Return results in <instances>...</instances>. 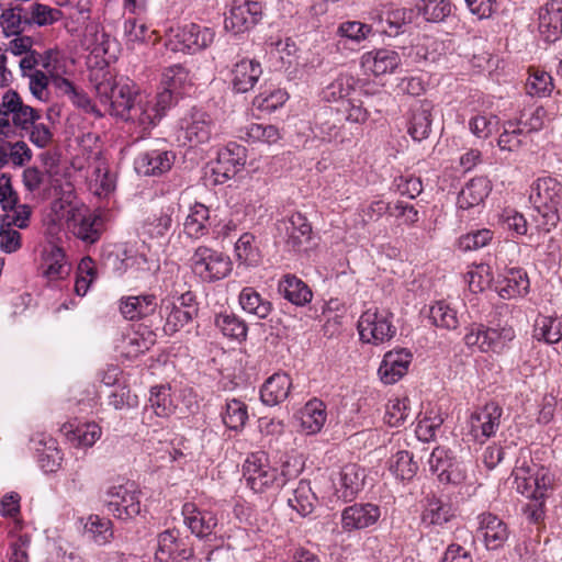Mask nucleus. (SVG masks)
Listing matches in <instances>:
<instances>
[{"instance_id":"ddd939ff","label":"nucleus","mask_w":562,"mask_h":562,"mask_svg":"<svg viewBox=\"0 0 562 562\" xmlns=\"http://www.w3.org/2000/svg\"><path fill=\"white\" fill-rule=\"evenodd\" d=\"M503 409L495 402L487 403L470 416V431L475 440L483 442L495 435Z\"/></svg>"},{"instance_id":"9d476101","label":"nucleus","mask_w":562,"mask_h":562,"mask_svg":"<svg viewBox=\"0 0 562 562\" xmlns=\"http://www.w3.org/2000/svg\"><path fill=\"white\" fill-rule=\"evenodd\" d=\"M262 18V4L258 1L235 0L225 18V29L235 34L254 27Z\"/></svg>"},{"instance_id":"338daca9","label":"nucleus","mask_w":562,"mask_h":562,"mask_svg":"<svg viewBox=\"0 0 562 562\" xmlns=\"http://www.w3.org/2000/svg\"><path fill=\"white\" fill-rule=\"evenodd\" d=\"M372 30V25L359 21H347L339 25L337 33L342 37L360 42L367 38Z\"/></svg>"},{"instance_id":"f8f14e48","label":"nucleus","mask_w":562,"mask_h":562,"mask_svg":"<svg viewBox=\"0 0 562 562\" xmlns=\"http://www.w3.org/2000/svg\"><path fill=\"white\" fill-rule=\"evenodd\" d=\"M381 509L372 503H356L341 512V528L346 532L361 530L375 525Z\"/></svg>"},{"instance_id":"e2e57ef3","label":"nucleus","mask_w":562,"mask_h":562,"mask_svg":"<svg viewBox=\"0 0 562 562\" xmlns=\"http://www.w3.org/2000/svg\"><path fill=\"white\" fill-rule=\"evenodd\" d=\"M336 111L333 108L324 110L316 122L323 139L331 142L339 136V127L337 125Z\"/></svg>"},{"instance_id":"f03ea898","label":"nucleus","mask_w":562,"mask_h":562,"mask_svg":"<svg viewBox=\"0 0 562 562\" xmlns=\"http://www.w3.org/2000/svg\"><path fill=\"white\" fill-rule=\"evenodd\" d=\"M243 475L247 485L256 493H263L268 488L285 483L284 473L268 462V456L263 451L250 453L244 462Z\"/></svg>"},{"instance_id":"58836bf2","label":"nucleus","mask_w":562,"mask_h":562,"mask_svg":"<svg viewBox=\"0 0 562 562\" xmlns=\"http://www.w3.org/2000/svg\"><path fill=\"white\" fill-rule=\"evenodd\" d=\"M533 337L537 340H543L549 345L559 342L562 339L561 321L551 316L540 317L536 322Z\"/></svg>"},{"instance_id":"6e6552de","label":"nucleus","mask_w":562,"mask_h":562,"mask_svg":"<svg viewBox=\"0 0 562 562\" xmlns=\"http://www.w3.org/2000/svg\"><path fill=\"white\" fill-rule=\"evenodd\" d=\"M277 231L286 248L292 251L306 249L312 238V226L299 212L279 221Z\"/></svg>"},{"instance_id":"69168bd1","label":"nucleus","mask_w":562,"mask_h":562,"mask_svg":"<svg viewBox=\"0 0 562 562\" xmlns=\"http://www.w3.org/2000/svg\"><path fill=\"white\" fill-rule=\"evenodd\" d=\"M40 119L41 114L36 109L22 102L20 106H18L16 112L12 115V125L21 131L27 132Z\"/></svg>"},{"instance_id":"c756f323","label":"nucleus","mask_w":562,"mask_h":562,"mask_svg":"<svg viewBox=\"0 0 562 562\" xmlns=\"http://www.w3.org/2000/svg\"><path fill=\"white\" fill-rule=\"evenodd\" d=\"M491 192L490 181L484 177L471 179L458 195L460 209L468 210L481 204Z\"/></svg>"},{"instance_id":"ea45409f","label":"nucleus","mask_w":562,"mask_h":562,"mask_svg":"<svg viewBox=\"0 0 562 562\" xmlns=\"http://www.w3.org/2000/svg\"><path fill=\"white\" fill-rule=\"evenodd\" d=\"M164 311L166 314L164 331L167 335L176 334L198 316L192 312L180 310L171 304H167L165 307L160 306V315H162Z\"/></svg>"},{"instance_id":"37998d69","label":"nucleus","mask_w":562,"mask_h":562,"mask_svg":"<svg viewBox=\"0 0 562 562\" xmlns=\"http://www.w3.org/2000/svg\"><path fill=\"white\" fill-rule=\"evenodd\" d=\"M179 531L176 529H168L158 535L157 550L155 559L158 562H169L175 560V552L178 547L182 546V541L178 538Z\"/></svg>"},{"instance_id":"052dcab7","label":"nucleus","mask_w":562,"mask_h":562,"mask_svg":"<svg viewBox=\"0 0 562 562\" xmlns=\"http://www.w3.org/2000/svg\"><path fill=\"white\" fill-rule=\"evenodd\" d=\"M408 398L395 400L386 406L384 422L391 427L402 426L409 416Z\"/></svg>"},{"instance_id":"b1692460","label":"nucleus","mask_w":562,"mask_h":562,"mask_svg":"<svg viewBox=\"0 0 562 562\" xmlns=\"http://www.w3.org/2000/svg\"><path fill=\"white\" fill-rule=\"evenodd\" d=\"M278 291L282 296L296 306H304L312 301L313 292L310 286L294 274H284L279 281Z\"/></svg>"},{"instance_id":"a878e982","label":"nucleus","mask_w":562,"mask_h":562,"mask_svg":"<svg viewBox=\"0 0 562 562\" xmlns=\"http://www.w3.org/2000/svg\"><path fill=\"white\" fill-rule=\"evenodd\" d=\"M401 61L398 53L387 48L369 52L363 56V65L368 66L374 76L394 72Z\"/></svg>"},{"instance_id":"72a5a7b5","label":"nucleus","mask_w":562,"mask_h":562,"mask_svg":"<svg viewBox=\"0 0 562 562\" xmlns=\"http://www.w3.org/2000/svg\"><path fill=\"white\" fill-rule=\"evenodd\" d=\"M317 497L312 491L310 482L301 480L293 491V496L288 499V504L302 517H306L313 513Z\"/></svg>"},{"instance_id":"a19ab883","label":"nucleus","mask_w":562,"mask_h":562,"mask_svg":"<svg viewBox=\"0 0 562 562\" xmlns=\"http://www.w3.org/2000/svg\"><path fill=\"white\" fill-rule=\"evenodd\" d=\"M214 324L224 336L232 339L243 340L247 336V325L232 313H221L216 315Z\"/></svg>"},{"instance_id":"423d86ee","label":"nucleus","mask_w":562,"mask_h":562,"mask_svg":"<svg viewBox=\"0 0 562 562\" xmlns=\"http://www.w3.org/2000/svg\"><path fill=\"white\" fill-rule=\"evenodd\" d=\"M430 471L437 474L443 484H461L467 479V470L462 461L458 460L450 449L437 447L432 450L429 460Z\"/></svg>"},{"instance_id":"7c9ffc66","label":"nucleus","mask_w":562,"mask_h":562,"mask_svg":"<svg viewBox=\"0 0 562 562\" xmlns=\"http://www.w3.org/2000/svg\"><path fill=\"white\" fill-rule=\"evenodd\" d=\"M43 259L45 266L44 276L49 280L63 279L70 271L63 248L55 244H50L44 249Z\"/></svg>"},{"instance_id":"bb28decb","label":"nucleus","mask_w":562,"mask_h":562,"mask_svg":"<svg viewBox=\"0 0 562 562\" xmlns=\"http://www.w3.org/2000/svg\"><path fill=\"white\" fill-rule=\"evenodd\" d=\"M413 11L405 8L386 10L379 15L376 32L389 36H396L404 32L403 27L412 23Z\"/></svg>"},{"instance_id":"a18cd8bd","label":"nucleus","mask_w":562,"mask_h":562,"mask_svg":"<svg viewBox=\"0 0 562 562\" xmlns=\"http://www.w3.org/2000/svg\"><path fill=\"white\" fill-rule=\"evenodd\" d=\"M453 516L451 507L442 501L432 496L427 498L422 519L429 525H443Z\"/></svg>"},{"instance_id":"680f3d73","label":"nucleus","mask_w":562,"mask_h":562,"mask_svg":"<svg viewBox=\"0 0 562 562\" xmlns=\"http://www.w3.org/2000/svg\"><path fill=\"white\" fill-rule=\"evenodd\" d=\"M247 139L250 142H263L274 144L280 138V132L274 125L251 123L246 128Z\"/></svg>"},{"instance_id":"7ed1b4c3","label":"nucleus","mask_w":562,"mask_h":562,"mask_svg":"<svg viewBox=\"0 0 562 562\" xmlns=\"http://www.w3.org/2000/svg\"><path fill=\"white\" fill-rule=\"evenodd\" d=\"M111 114L125 121L138 124L150 123L144 113V95L134 91L127 83H117L108 103Z\"/></svg>"},{"instance_id":"864d4df0","label":"nucleus","mask_w":562,"mask_h":562,"mask_svg":"<svg viewBox=\"0 0 562 562\" xmlns=\"http://www.w3.org/2000/svg\"><path fill=\"white\" fill-rule=\"evenodd\" d=\"M463 340L468 347H477L482 352L491 351V344L493 342V339L488 337L487 327L477 323L467 327Z\"/></svg>"},{"instance_id":"3c124183","label":"nucleus","mask_w":562,"mask_h":562,"mask_svg":"<svg viewBox=\"0 0 562 562\" xmlns=\"http://www.w3.org/2000/svg\"><path fill=\"white\" fill-rule=\"evenodd\" d=\"M161 85L170 90L183 91L186 85H191L190 72L180 64L170 66L162 74Z\"/></svg>"},{"instance_id":"603ef678","label":"nucleus","mask_w":562,"mask_h":562,"mask_svg":"<svg viewBox=\"0 0 562 562\" xmlns=\"http://www.w3.org/2000/svg\"><path fill=\"white\" fill-rule=\"evenodd\" d=\"M97 277L94 261L90 257H85L78 265V274L75 282V292L83 296L88 292L90 284Z\"/></svg>"},{"instance_id":"393cba45","label":"nucleus","mask_w":562,"mask_h":562,"mask_svg":"<svg viewBox=\"0 0 562 562\" xmlns=\"http://www.w3.org/2000/svg\"><path fill=\"white\" fill-rule=\"evenodd\" d=\"M292 382L286 373H274L260 389V398L263 404L274 406L283 402L290 392Z\"/></svg>"},{"instance_id":"4be33fe9","label":"nucleus","mask_w":562,"mask_h":562,"mask_svg":"<svg viewBox=\"0 0 562 562\" xmlns=\"http://www.w3.org/2000/svg\"><path fill=\"white\" fill-rule=\"evenodd\" d=\"M262 75L261 65L251 59H243L232 69V86L237 93L252 90Z\"/></svg>"},{"instance_id":"e433bc0d","label":"nucleus","mask_w":562,"mask_h":562,"mask_svg":"<svg viewBox=\"0 0 562 562\" xmlns=\"http://www.w3.org/2000/svg\"><path fill=\"white\" fill-rule=\"evenodd\" d=\"M389 469L397 479L409 481L416 475L418 464L414 461L412 453L400 450L390 459Z\"/></svg>"},{"instance_id":"f3484780","label":"nucleus","mask_w":562,"mask_h":562,"mask_svg":"<svg viewBox=\"0 0 562 562\" xmlns=\"http://www.w3.org/2000/svg\"><path fill=\"white\" fill-rule=\"evenodd\" d=\"M214 128L211 115L193 108L188 117L183 119L184 138L191 144L199 145L210 140Z\"/></svg>"},{"instance_id":"2f4dec72","label":"nucleus","mask_w":562,"mask_h":562,"mask_svg":"<svg viewBox=\"0 0 562 562\" xmlns=\"http://www.w3.org/2000/svg\"><path fill=\"white\" fill-rule=\"evenodd\" d=\"M326 417L325 404L321 400L313 398L302 409L301 426L308 435L317 434L322 430Z\"/></svg>"},{"instance_id":"a211bd4d","label":"nucleus","mask_w":562,"mask_h":562,"mask_svg":"<svg viewBox=\"0 0 562 562\" xmlns=\"http://www.w3.org/2000/svg\"><path fill=\"white\" fill-rule=\"evenodd\" d=\"M247 149L237 144L228 143L227 146L218 153L214 173L224 179L234 178L246 165Z\"/></svg>"},{"instance_id":"4468645a","label":"nucleus","mask_w":562,"mask_h":562,"mask_svg":"<svg viewBox=\"0 0 562 562\" xmlns=\"http://www.w3.org/2000/svg\"><path fill=\"white\" fill-rule=\"evenodd\" d=\"M476 533L483 539L488 551L501 550L509 538L507 525L492 513H483L479 516Z\"/></svg>"},{"instance_id":"5fc2aeb1","label":"nucleus","mask_w":562,"mask_h":562,"mask_svg":"<svg viewBox=\"0 0 562 562\" xmlns=\"http://www.w3.org/2000/svg\"><path fill=\"white\" fill-rule=\"evenodd\" d=\"M418 10L428 22H441L451 12V4L448 0H420Z\"/></svg>"},{"instance_id":"5701e85b","label":"nucleus","mask_w":562,"mask_h":562,"mask_svg":"<svg viewBox=\"0 0 562 562\" xmlns=\"http://www.w3.org/2000/svg\"><path fill=\"white\" fill-rule=\"evenodd\" d=\"M183 512L186 524L198 538L211 536L217 526V517L210 510L198 509L193 504H186Z\"/></svg>"},{"instance_id":"aec40b11","label":"nucleus","mask_w":562,"mask_h":562,"mask_svg":"<svg viewBox=\"0 0 562 562\" xmlns=\"http://www.w3.org/2000/svg\"><path fill=\"white\" fill-rule=\"evenodd\" d=\"M183 91L170 90L166 87L157 93L155 102L151 103L144 97L145 115L148 116L150 123H142L144 130L155 126L182 98Z\"/></svg>"},{"instance_id":"6ab92c4d","label":"nucleus","mask_w":562,"mask_h":562,"mask_svg":"<svg viewBox=\"0 0 562 562\" xmlns=\"http://www.w3.org/2000/svg\"><path fill=\"white\" fill-rule=\"evenodd\" d=\"M411 360L412 353L406 349L386 352L378 370L381 381L385 384L397 382L406 374Z\"/></svg>"},{"instance_id":"1a4fd4ad","label":"nucleus","mask_w":562,"mask_h":562,"mask_svg":"<svg viewBox=\"0 0 562 562\" xmlns=\"http://www.w3.org/2000/svg\"><path fill=\"white\" fill-rule=\"evenodd\" d=\"M214 37L215 32L213 29L190 23L178 30L175 40L170 42L171 49L175 52L195 53L209 47L213 43Z\"/></svg>"},{"instance_id":"0e129e2a","label":"nucleus","mask_w":562,"mask_h":562,"mask_svg":"<svg viewBox=\"0 0 562 562\" xmlns=\"http://www.w3.org/2000/svg\"><path fill=\"white\" fill-rule=\"evenodd\" d=\"M172 225V209L167 207L161 210L159 214H154L153 217H148L146 222L147 232L149 235L159 237L164 236Z\"/></svg>"},{"instance_id":"0eeeda50","label":"nucleus","mask_w":562,"mask_h":562,"mask_svg":"<svg viewBox=\"0 0 562 562\" xmlns=\"http://www.w3.org/2000/svg\"><path fill=\"white\" fill-rule=\"evenodd\" d=\"M103 502L108 510L119 519H128L140 513V503L133 484L108 487Z\"/></svg>"},{"instance_id":"20e7f679","label":"nucleus","mask_w":562,"mask_h":562,"mask_svg":"<svg viewBox=\"0 0 562 562\" xmlns=\"http://www.w3.org/2000/svg\"><path fill=\"white\" fill-rule=\"evenodd\" d=\"M193 272L205 282L225 279L233 269V262L226 254L207 246H199L192 257Z\"/></svg>"},{"instance_id":"c85d7f7f","label":"nucleus","mask_w":562,"mask_h":562,"mask_svg":"<svg viewBox=\"0 0 562 562\" xmlns=\"http://www.w3.org/2000/svg\"><path fill=\"white\" fill-rule=\"evenodd\" d=\"M529 278L527 272L521 268H513L503 281L498 282L497 293L503 299H512L522 296L529 292Z\"/></svg>"},{"instance_id":"f704fd0d","label":"nucleus","mask_w":562,"mask_h":562,"mask_svg":"<svg viewBox=\"0 0 562 562\" xmlns=\"http://www.w3.org/2000/svg\"><path fill=\"white\" fill-rule=\"evenodd\" d=\"M357 80L348 74H340L333 82L323 90V99L327 102L349 100L348 97L355 90Z\"/></svg>"},{"instance_id":"4c0bfd02","label":"nucleus","mask_w":562,"mask_h":562,"mask_svg":"<svg viewBox=\"0 0 562 562\" xmlns=\"http://www.w3.org/2000/svg\"><path fill=\"white\" fill-rule=\"evenodd\" d=\"M85 532L99 546L113 538L112 521L98 515H90L85 524Z\"/></svg>"},{"instance_id":"774afa93","label":"nucleus","mask_w":562,"mask_h":562,"mask_svg":"<svg viewBox=\"0 0 562 562\" xmlns=\"http://www.w3.org/2000/svg\"><path fill=\"white\" fill-rule=\"evenodd\" d=\"M519 125H521V120L517 123H507V127L499 135L497 140L501 149L512 151L520 146L521 140L519 139V135L524 132V128H520Z\"/></svg>"},{"instance_id":"c9c22d12","label":"nucleus","mask_w":562,"mask_h":562,"mask_svg":"<svg viewBox=\"0 0 562 562\" xmlns=\"http://www.w3.org/2000/svg\"><path fill=\"white\" fill-rule=\"evenodd\" d=\"M239 304L245 312L254 314L259 318H266L272 310L271 302L263 300L252 288H245L241 290L239 294Z\"/></svg>"},{"instance_id":"09e8293b","label":"nucleus","mask_w":562,"mask_h":562,"mask_svg":"<svg viewBox=\"0 0 562 562\" xmlns=\"http://www.w3.org/2000/svg\"><path fill=\"white\" fill-rule=\"evenodd\" d=\"M0 24L4 36H19L26 27H30L29 15L5 9L0 15Z\"/></svg>"},{"instance_id":"8fccbe9b","label":"nucleus","mask_w":562,"mask_h":562,"mask_svg":"<svg viewBox=\"0 0 562 562\" xmlns=\"http://www.w3.org/2000/svg\"><path fill=\"white\" fill-rule=\"evenodd\" d=\"M235 252L238 261L246 266H256L259 262V252L255 246V237L249 233L243 234L236 241Z\"/></svg>"},{"instance_id":"9b49d317","label":"nucleus","mask_w":562,"mask_h":562,"mask_svg":"<svg viewBox=\"0 0 562 562\" xmlns=\"http://www.w3.org/2000/svg\"><path fill=\"white\" fill-rule=\"evenodd\" d=\"M176 160V154L165 147H149L135 159L134 166L138 175L161 176L168 172Z\"/></svg>"},{"instance_id":"473e14b6","label":"nucleus","mask_w":562,"mask_h":562,"mask_svg":"<svg viewBox=\"0 0 562 562\" xmlns=\"http://www.w3.org/2000/svg\"><path fill=\"white\" fill-rule=\"evenodd\" d=\"M184 233L191 238H200L209 233L210 211L202 203H195L183 224Z\"/></svg>"},{"instance_id":"de8ad7c7","label":"nucleus","mask_w":562,"mask_h":562,"mask_svg":"<svg viewBox=\"0 0 562 562\" xmlns=\"http://www.w3.org/2000/svg\"><path fill=\"white\" fill-rule=\"evenodd\" d=\"M526 90L530 95H549L553 90L552 77L544 70L531 68L526 82Z\"/></svg>"},{"instance_id":"dca6fc26","label":"nucleus","mask_w":562,"mask_h":562,"mask_svg":"<svg viewBox=\"0 0 562 562\" xmlns=\"http://www.w3.org/2000/svg\"><path fill=\"white\" fill-rule=\"evenodd\" d=\"M366 473L356 463H348L344 465L339 472L337 483H334L335 495L338 499L346 503L352 502L362 491L364 485Z\"/></svg>"},{"instance_id":"412c9836","label":"nucleus","mask_w":562,"mask_h":562,"mask_svg":"<svg viewBox=\"0 0 562 562\" xmlns=\"http://www.w3.org/2000/svg\"><path fill=\"white\" fill-rule=\"evenodd\" d=\"M432 103L429 100L415 102L411 108L407 132L416 142L426 139L431 132Z\"/></svg>"},{"instance_id":"bf43d9fd","label":"nucleus","mask_w":562,"mask_h":562,"mask_svg":"<svg viewBox=\"0 0 562 562\" xmlns=\"http://www.w3.org/2000/svg\"><path fill=\"white\" fill-rule=\"evenodd\" d=\"M61 15V11L53 9L46 4L33 3L31 5L29 21L30 26L37 24L38 26L50 25L58 21Z\"/></svg>"},{"instance_id":"2eb2a0df","label":"nucleus","mask_w":562,"mask_h":562,"mask_svg":"<svg viewBox=\"0 0 562 562\" xmlns=\"http://www.w3.org/2000/svg\"><path fill=\"white\" fill-rule=\"evenodd\" d=\"M538 30L547 43L562 37V0H549L538 10Z\"/></svg>"},{"instance_id":"f257e3e1","label":"nucleus","mask_w":562,"mask_h":562,"mask_svg":"<svg viewBox=\"0 0 562 562\" xmlns=\"http://www.w3.org/2000/svg\"><path fill=\"white\" fill-rule=\"evenodd\" d=\"M530 200L542 218L540 225L550 232L560 221L562 184L552 177L539 178L531 187Z\"/></svg>"},{"instance_id":"c03bdc74","label":"nucleus","mask_w":562,"mask_h":562,"mask_svg":"<svg viewBox=\"0 0 562 562\" xmlns=\"http://www.w3.org/2000/svg\"><path fill=\"white\" fill-rule=\"evenodd\" d=\"M103 220L98 214L83 216L75 226L74 234L85 243L94 244L101 236Z\"/></svg>"},{"instance_id":"39448f33","label":"nucleus","mask_w":562,"mask_h":562,"mask_svg":"<svg viewBox=\"0 0 562 562\" xmlns=\"http://www.w3.org/2000/svg\"><path fill=\"white\" fill-rule=\"evenodd\" d=\"M392 318L393 314L386 310H367L362 313L358 323L361 338L372 344L390 340L396 333Z\"/></svg>"},{"instance_id":"4d7b16f0","label":"nucleus","mask_w":562,"mask_h":562,"mask_svg":"<svg viewBox=\"0 0 562 562\" xmlns=\"http://www.w3.org/2000/svg\"><path fill=\"white\" fill-rule=\"evenodd\" d=\"M168 391L169 389L164 385H156L150 389L149 403L155 414L159 417H167L173 412Z\"/></svg>"},{"instance_id":"13d9d810","label":"nucleus","mask_w":562,"mask_h":562,"mask_svg":"<svg viewBox=\"0 0 562 562\" xmlns=\"http://www.w3.org/2000/svg\"><path fill=\"white\" fill-rule=\"evenodd\" d=\"M493 238V232L487 228L476 229L462 235L458 246L463 251H472L487 246Z\"/></svg>"},{"instance_id":"49530a36","label":"nucleus","mask_w":562,"mask_h":562,"mask_svg":"<svg viewBox=\"0 0 562 562\" xmlns=\"http://www.w3.org/2000/svg\"><path fill=\"white\" fill-rule=\"evenodd\" d=\"M337 121H348L351 123L363 124L369 117L368 111L360 101L342 100L335 109Z\"/></svg>"},{"instance_id":"79ce46f5","label":"nucleus","mask_w":562,"mask_h":562,"mask_svg":"<svg viewBox=\"0 0 562 562\" xmlns=\"http://www.w3.org/2000/svg\"><path fill=\"white\" fill-rule=\"evenodd\" d=\"M248 419L247 405L233 398L226 402L225 412L222 413L223 424L231 430L238 431L244 428Z\"/></svg>"},{"instance_id":"cd10ccee","label":"nucleus","mask_w":562,"mask_h":562,"mask_svg":"<svg viewBox=\"0 0 562 562\" xmlns=\"http://www.w3.org/2000/svg\"><path fill=\"white\" fill-rule=\"evenodd\" d=\"M157 308L156 296L154 294H144L138 296H128L121 300L120 311L122 315L130 321L147 317Z\"/></svg>"},{"instance_id":"6e6d98bb","label":"nucleus","mask_w":562,"mask_h":562,"mask_svg":"<svg viewBox=\"0 0 562 562\" xmlns=\"http://www.w3.org/2000/svg\"><path fill=\"white\" fill-rule=\"evenodd\" d=\"M429 318L435 326L447 329H454L459 324L457 312L443 302H438L430 307Z\"/></svg>"}]
</instances>
